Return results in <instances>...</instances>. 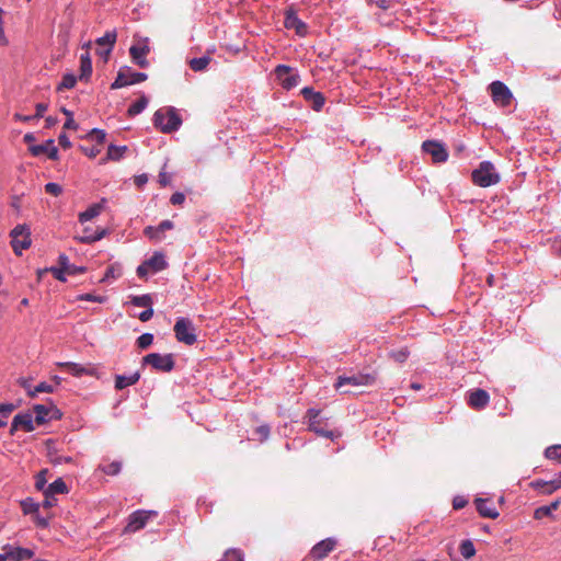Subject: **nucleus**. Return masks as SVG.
<instances>
[{
    "label": "nucleus",
    "instance_id": "nucleus-1",
    "mask_svg": "<svg viewBox=\"0 0 561 561\" xmlns=\"http://www.w3.org/2000/svg\"><path fill=\"white\" fill-rule=\"evenodd\" d=\"M306 417L308 419V428L317 435L332 440L341 436L340 432L328 428L327 419L321 415L320 410L309 409Z\"/></svg>",
    "mask_w": 561,
    "mask_h": 561
},
{
    "label": "nucleus",
    "instance_id": "nucleus-2",
    "mask_svg": "<svg viewBox=\"0 0 561 561\" xmlns=\"http://www.w3.org/2000/svg\"><path fill=\"white\" fill-rule=\"evenodd\" d=\"M472 182L480 187H489L500 182V174L495 171L493 163L482 161L479 167L472 171Z\"/></svg>",
    "mask_w": 561,
    "mask_h": 561
},
{
    "label": "nucleus",
    "instance_id": "nucleus-3",
    "mask_svg": "<svg viewBox=\"0 0 561 561\" xmlns=\"http://www.w3.org/2000/svg\"><path fill=\"white\" fill-rule=\"evenodd\" d=\"M173 330L176 340L181 343L193 345L197 341L196 329L188 318H179Z\"/></svg>",
    "mask_w": 561,
    "mask_h": 561
},
{
    "label": "nucleus",
    "instance_id": "nucleus-4",
    "mask_svg": "<svg viewBox=\"0 0 561 561\" xmlns=\"http://www.w3.org/2000/svg\"><path fill=\"white\" fill-rule=\"evenodd\" d=\"M181 123L180 116L173 110H169L167 113L159 110L153 115V125L163 133L176 130Z\"/></svg>",
    "mask_w": 561,
    "mask_h": 561
},
{
    "label": "nucleus",
    "instance_id": "nucleus-5",
    "mask_svg": "<svg viewBox=\"0 0 561 561\" xmlns=\"http://www.w3.org/2000/svg\"><path fill=\"white\" fill-rule=\"evenodd\" d=\"M11 245L16 255H22V251L31 247V232L25 225H18L11 232Z\"/></svg>",
    "mask_w": 561,
    "mask_h": 561
},
{
    "label": "nucleus",
    "instance_id": "nucleus-6",
    "mask_svg": "<svg viewBox=\"0 0 561 561\" xmlns=\"http://www.w3.org/2000/svg\"><path fill=\"white\" fill-rule=\"evenodd\" d=\"M142 363L150 365L158 371L169 373L174 368L175 362L172 354L161 355L159 353L147 354L142 358Z\"/></svg>",
    "mask_w": 561,
    "mask_h": 561
},
{
    "label": "nucleus",
    "instance_id": "nucleus-7",
    "mask_svg": "<svg viewBox=\"0 0 561 561\" xmlns=\"http://www.w3.org/2000/svg\"><path fill=\"white\" fill-rule=\"evenodd\" d=\"M148 76L144 72L131 71L130 68H123L118 71L115 81L111 84V89H121L126 85L142 82Z\"/></svg>",
    "mask_w": 561,
    "mask_h": 561
},
{
    "label": "nucleus",
    "instance_id": "nucleus-8",
    "mask_svg": "<svg viewBox=\"0 0 561 561\" xmlns=\"http://www.w3.org/2000/svg\"><path fill=\"white\" fill-rule=\"evenodd\" d=\"M376 381V374H356L353 376H340L334 385L335 389L341 390L344 386L350 385L353 387L370 386Z\"/></svg>",
    "mask_w": 561,
    "mask_h": 561
},
{
    "label": "nucleus",
    "instance_id": "nucleus-9",
    "mask_svg": "<svg viewBox=\"0 0 561 561\" xmlns=\"http://www.w3.org/2000/svg\"><path fill=\"white\" fill-rule=\"evenodd\" d=\"M158 513L156 511H144L139 510L134 513H131L128 517V523L124 529L125 533H136L140 529H142L147 522L156 517Z\"/></svg>",
    "mask_w": 561,
    "mask_h": 561
},
{
    "label": "nucleus",
    "instance_id": "nucleus-10",
    "mask_svg": "<svg viewBox=\"0 0 561 561\" xmlns=\"http://www.w3.org/2000/svg\"><path fill=\"white\" fill-rule=\"evenodd\" d=\"M275 76L282 87L286 90L295 88L300 81L299 75L286 65H278L275 68Z\"/></svg>",
    "mask_w": 561,
    "mask_h": 561
},
{
    "label": "nucleus",
    "instance_id": "nucleus-11",
    "mask_svg": "<svg viewBox=\"0 0 561 561\" xmlns=\"http://www.w3.org/2000/svg\"><path fill=\"white\" fill-rule=\"evenodd\" d=\"M493 102L499 106L511 104L513 94L510 89L501 81H494L489 87Z\"/></svg>",
    "mask_w": 561,
    "mask_h": 561
},
{
    "label": "nucleus",
    "instance_id": "nucleus-12",
    "mask_svg": "<svg viewBox=\"0 0 561 561\" xmlns=\"http://www.w3.org/2000/svg\"><path fill=\"white\" fill-rule=\"evenodd\" d=\"M422 148L424 152L432 157V160L435 163L445 162L448 158V152L440 142L426 140L423 142Z\"/></svg>",
    "mask_w": 561,
    "mask_h": 561
},
{
    "label": "nucleus",
    "instance_id": "nucleus-13",
    "mask_svg": "<svg viewBox=\"0 0 561 561\" xmlns=\"http://www.w3.org/2000/svg\"><path fill=\"white\" fill-rule=\"evenodd\" d=\"M285 27L290 30H295L299 36H305L307 34V25L298 18L297 11L289 7L285 10Z\"/></svg>",
    "mask_w": 561,
    "mask_h": 561
},
{
    "label": "nucleus",
    "instance_id": "nucleus-14",
    "mask_svg": "<svg viewBox=\"0 0 561 561\" xmlns=\"http://www.w3.org/2000/svg\"><path fill=\"white\" fill-rule=\"evenodd\" d=\"M335 546L336 540L333 538H327L324 540H321L320 542L312 547V549L309 552V558H311L313 561L322 560L331 551L334 550Z\"/></svg>",
    "mask_w": 561,
    "mask_h": 561
},
{
    "label": "nucleus",
    "instance_id": "nucleus-15",
    "mask_svg": "<svg viewBox=\"0 0 561 561\" xmlns=\"http://www.w3.org/2000/svg\"><path fill=\"white\" fill-rule=\"evenodd\" d=\"M28 150L34 157H38L41 154H47V157L50 160L58 159V149L55 146L53 139H48L44 144H41V145H32L28 147Z\"/></svg>",
    "mask_w": 561,
    "mask_h": 561
},
{
    "label": "nucleus",
    "instance_id": "nucleus-16",
    "mask_svg": "<svg viewBox=\"0 0 561 561\" xmlns=\"http://www.w3.org/2000/svg\"><path fill=\"white\" fill-rule=\"evenodd\" d=\"M33 416L31 413L16 414L11 423L10 434L13 435L18 430L22 428L25 432L34 431Z\"/></svg>",
    "mask_w": 561,
    "mask_h": 561
},
{
    "label": "nucleus",
    "instance_id": "nucleus-17",
    "mask_svg": "<svg viewBox=\"0 0 561 561\" xmlns=\"http://www.w3.org/2000/svg\"><path fill=\"white\" fill-rule=\"evenodd\" d=\"M59 368L66 369L69 374L75 377H81L83 375L94 376L96 369L94 367H85L81 364L72 362H59L56 364Z\"/></svg>",
    "mask_w": 561,
    "mask_h": 561
},
{
    "label": "nucleus",
    "instance_id": "nucleus-18",
    "mask_svg": "<svg viewBox=\"0 0 561 561\" xmlns=\"http://www.w3.org/2000/svg\"><path fill=\"white\" fill-rule=\"evenodd\" d=\"M490 396L483 389H476L469 393L468 404L474 410H481L489 404Z\"/></svg>",
    "mask_w": 561,
    "mask_h": 561
},
{
    "label": "nucleus",
    "instance_id": "nucleus-19",
    "mask_svg": "<svg viewBox=\"0 0 561 561\" xmlns=\"http://www.w3.org/2000/svg\"><path fill=\"white\" fill-rule=\"evenodd\" d=\"M479 514L486 518L495 519L499 517V512L493 503L488 499H477L474 501Z\"/></svg>",
    "mask_w": 561,
    "mask_h": 561
},
{
    "label": "nucleus",
    "instance_id": "nucleus-20",
    "mask_svg": "<svg viewBox=\"0 0 561 561\" xmlns=\"http://www.w3.org/2000/svg\"><path fill=\"white\" fill-rule=\"evenodd\" d=\"M149 47L147 45L145 46H131L129 48V54L133 59V61L138 65L141 68H147L149 66L148 60L146 59V56L149 54Z\"/></svg>",
    "mask_w": 561,
    "mask_h": 561
},
{
    "label": "nucleus",
    "instance_id": "nucleus-21",
    "mask_svg": "<svg viewBox=\"0 0 561 561\" xmlns=\"http://www.w3.org/2000/svg\"><path fill=\"white\" fill-rule=\"evenodd\" d=\"M301 94L307 101L311 102L314 111H320L324 105V96L320 92H316L312 88L306 87L301 90Z\"/></svg>",
    "mask_w": 561,
    "mask_h": 561
},
{
    "label": "nucleus",
    "instance_id": "nucleus-22",
    "mask_svg": "<svg viewBox=\"0 0 561 561\" xmlns=\"http://www.w3.org/2000/svg\"><path fill=\"white\" fill-rule=\"evenodd\" d=\"M116 32L115 31H107L102 37L98 38L95 43L99 46H106L104 49V61L106 62L108 59V56L116 43Z\"/></svg>",
    "mask_w": 561,
    "mask_h": 561
},
{
    "label": "nucleus",
    "instance_id": "nucleus-23",
    "mask_svg": "<svg viewBox=\"0 0 561 561\" xmlns=\"http://www.w3.org/2000/svg\"><path fill=\"white\" fill-rule=\"evenodd\" d=\"M9 559L12 561H23L33 558L34 551L22 547H4Z\"/></svg>",
    "mask_w": 561,
    "mask_h": 561
},
{
    "label": "nucleus",
    "instance_id": "nucleus-24",
    "mask_svg": "<svg viewBox=\"0 0 561 561\" xmlns=\"http://www.w3.org/2000/svg\"><path fill=\"white\" fill-rule=\"evenodd\" d=\"M106 199L102 198L100 203L91 205L87 210L79 214V221L81 224L89 221L101 214L105 207Z\"/></svg>",
    "mask_w": 561,
    "mask_h": 561
},
{
    "label": "nucleus",
    "instance_id": "nucleus-25",
    "mask_svg": "<svg viewBox=\"0 0 561 561\" xmlns=\"http://www.w3.org/2000/svg\"><path fill=\"white\" fill-rule=\"evenodd\" d=\"M105 234V229H98L95 232H92L91 229L87 227L83 229V234L76 237V240H78L81 243L90 244L101 240Z\"/></svg>",
    "mask_w": 561,
    "mask_h": 561
},
{
    "label": "nucleus",
    "instance_id": "nucleus-26",
    "mask_svg": "<svg viewBox=\"0 0 561 561\" xmlns=\"http://www.w3.org/2000/svg\"><path fill=\"white\" fill-rule=\"evenodd\" d=\"M92 73V61L90 53L85 51L80 56V80L88 81Z\"/></svg>",
    "mask_w": 561,
    "mask_h": 561
},
{
    "label": "nucleus",
    "instance_id": "nucleus-27",
    "mask_svg": "<svg viewBox=\"0 0 561 561\" xmlns=\"http://www.w3.org/2000/svg\"><path fill=\"white\" fill-rule=\"evenodd\" d=\"M561 505V497L554 500L549 505L537 507L534 513L535 519H541L543 517L551 516L552 512L557 511Z\"/></svg>",
    "mask_w": 561,
    "mask_h": 561
},
{
    "label": "nucleus",
    "instance_id": "nucleus-28",
    "mask_svg": "<svg viewBox=\"0 0 561 561\" xmlns=\"http://www.w3.org/2000/svg\"><path fill=\"white\" fill-rule=\"evenodd\" d=\"M139 378H140V374L138 371L134 373L133 375H130L128 377L117 375L115 377V389L123 390L124 388H126L128 386H133L136 382H138Z\"/></svg>",
    "mask_w": 561,
    "mask_h": 561
},
{
    "label": "nucleus",
    "instance_id": "nucleus-29",
    "mask_svg": "<svg viewBox=\"0 0 561 561\" xmlns=\"http://www.w3.org/2000/svg\"><path fill=\"white\" fill-rule=\"evenodd\" d=\"M58 264L64 267L68 275H76L85 272V267L76 266L69 262V259L66 254H60L58 257Z\"/></svg>",
    "mask_w": 561,
    "mask_h": 561
},
{
    "label": "nucleus",
    "instance_id": "nucleus-30",
    "mask_svg": "<svg viewBox=\"0 0 561 561\" xmlns=\"http://www.w3.org/2000/svg\"><path fill=\"white\" fill-rule=\"evenodd\" d=\"M51 410H53L51 408H47L46 405L36 404L34 407L35 422L38 425L46 423L48 421V419L53 417L51 415H49L51 413Z\"/></svg>",
    "mask_w": 561,
    "mask_h": 561
},
{
    "label": "nucleus",
    "instance_id": "nucleus-31",
    "mask_svg": "<svg viewBox=\"0 0 561 561\" xmlns=\"http://www.w3.org/2000/svg\"><path fill=\"white\" fill-rule=\"evenodd\" d=\"M146 262L149 265V267L154 272L163 271L168 266V263L162 253H154Z\"/></svg>",
    "mask_w": 561,
    "mask_h": 561
},
{
    "label": "nucleus",
    "instance_id": "nucleus-32",
    "mask_svg": "<svg viewBox=\"0 0 561 561\" xmlns=\"http://www.w3.org/2000/svg\"><path fill=\"white\" fill-rule=\"evenodd\" d=\"M211 58L210 56H203L199 58H193L188 61L190 68L195 71H203L207 68V66L210 64Z\"/></svg>",
    "mask_w": 561,
    "mask_h": 561
},
{
    "label": "nucleus",
    "instance_id": "nucleus-33",
    "mask_svg": "<svg viewBox=\"0 0 561 561\" xmlns=\"http://www.w3.org/2000/svg\"><path fill=\"white\" fill-rule=\"evenodd\" d=\"M126 150H127L126 146L110 145L107 148L106 158H104L103 161H105V160L117 161L123 157V154L126 152Z\"/></svg>",
    "mask_w": 561,
    "mask_h": 561
},
{
    "label": "nucleus",
    "instance_id": "nucleus-34",
    "mask_svg": "<svg viewBox=\"0 0 561 561\" xmlns=\"http://www.w3.org/2000/svg\"><path fill=\"white\" fill-rule=\"evenodd\" d=\"M147 104H148V99L145 95H141L136 102H134L128 107V111H127L128 115L129 116L138 115L146 108Z\"/></svg>",
    "mask_w": 561,
    "mask_h": 561
},
{
    "label": "nucleus",
    "instance_id": "nucleus-35",
    "mask_svg": "<svg viewBox=\"0 0 561 561\" xmlns=\"http://www.w3.org/2000/svg\"><path fill=\"white\" fill-rule=\"evenodd\" d=\"M45 491H47L51 495L65 494L68 492V488L65 481L61 478H58L53 483H50Z\"/></svg>",
    "mask_w": 561,
    "mask_h": 561
},
{
    "label": "nucleus",
    "instance_id": "nucleus-36",
    "mask_svg": "<svg viewBox=\"0 0 561 561\" xmlns=\"http://www.w3.org/2000/svg\"><path fill=\"white\" fill-rule=\"evenodd\" d=\"M459 551L465 559H471L476 554V548L471 540L466 539L460 542Z\"/></svg>",
    "mask_w": 561,
    "mask_h": 561
},
{
    "label": "nucleus",
    "instance_id": "nucleus-37",
    "mask_svg": "<svg viewBox=\"0 0 561 561\" xmlns=\"http://www.w3.org/2000/svg\"><path fill=\"white\" fill-rule=\"evenodd\" d=\"M545 457L561 465V445H552L546 448Z\"/></svg>",
    "mask_w": 561,
    "mask_h": 561
},
{
    "label": "nucleus",
    "instance_id": "nucleus-38",
    "mask_svg": "<svg viewBox=\"0 0 561 561\" xmlns=\"http://www.w3.org/2000/svg\"><path fill=\"white\" fill-rule=\"evenodd\" d=\"M222 561H244V554L240 549L231 548L225 552Z\"/></svg>",
    "mask_w": 561,
    "mask_h": 561
},
{
    "label": "nucleus",
    "instance_id": "nucleus-39",
    "mask_svg": "<svg viewBox=\"0 0 561 561\" xmlns=\"http://www.w3.org/2000/svg\"><path fill=\"white\" fill-rule=\"evenodd\" d=\"M131 304L136 307H151L152 306V298L150 295H141V296H134L131 297Z\"/></svg>",
    "mask_w": 561,
    "mask_h": 561
},
{
    "label": "nucleus",
    "instance_id": "nucleus-40",
    "mask_svg": "<svg viewBox=\"0 0 561 561\" xmlns=\"http://www.w3.org/2000/svg\"><path fill=\"white\" fill-rule=\"evenodd\" d=\"M21 507L24 514H34L38 512L39 504L32 499H26L21 502Z\"/></svg>",
    "mask_w": 561,
    "mask_h": 561
},
{
    "label": "nucleus",
    "instance_id": "nucleus-41",
    "mask_svg": "<svg viewBox=\"0 0 561 561\" xmlns=\"http://www.w3.org/2000/svg\"><path fill=\"white\" fill-rule=\"evenodd\" d=\"M152 342L153 335L151 333H144L136 341L137 346L141 350L148 348L152 344Z\"/></svg>",
    "mask_w": 561,
    "mask_h": 561
},
{
    "label": "nucleus",
    "instance_id": "nucleus-42",
    "mask_svg": "<svg viewBox=\"0 0 561 561\" xmlns=\"http://www.w3.org/2000/svg\"><path fill=\"white\" fill-rule=\"evenodd\" d=\"M76 82L77 78L71 73H67L62 77V80L58 85V90L72 89L76 85Z\"/></svg>",
    "mask_w": 561,
    "mask_h": 561
},
{
    "label": "nucleus",
    "instance_id": "nucleus-43",
    "mask_svg": "<svg viewBox=\"0 0 561 561\" xmlns=\"http://www.w3.org/2000/svg\"><path fill=\"white\" fill-rule=\"evenodd\" d=\"M61 112L67 116V121L64 124L65 129H78V124L73 119V114L71 111L67 110L66 107L61 108Z\"/></svg>",
    "mask_w": 561,
    "mask_h": 561
},
{
    "label": "nucleus",
    "instance_id": "nucleus-44",
    "mask_svg": "<svg viewBox=\"0 0 561 561\" xmlns=\"http://www.w3.org/2000/svg\"><path fill=\"white\" fill-rule=\"evenodd\" d=\"M122 463L119 461H113L106 466L101 467L102 471L110 476H115L121 471Z\"/></svg>",
    "mask_w": 561,
    "mask_h": 561
},
{
    "label": "nucleus",
    "instance_id": "nucleus-45",
    "mask_svg": "<svg viewBox=\"0 0 561 561\" xmlns=\"http://www.w3.org/2000/svg\"><path fill=\"white\" fill-rule=\"evenodd\" d=\"M42 392L51 393L54 392V387L47 382H41L34 387L33 392L31 393V398H34Z\"/></svg>",
    "mask_w": 561,
    "mask_h": 561
},
{
    "label": "nucleus",
    "instance_id": "nucleus-46",
    "mask_svg": "<svg viewBox=\"0 0 561 561\" xmlns=\"http://www.w3.org/2000/svg\"><path fill=\"white\" fill-rule=\"evenodd\" d=\"M389 355L393 360L398 363H404L409 357V351L407 348H401L398 351H392Z\"/></svg>",
    "mask_w": 561,
    "mask_h": 561
},
{
    "label": "nucleus",
    "instance_id": "nucleus-47",
    "mask_svg": "<svg viewBox=\"0 0 561 561\" xmlns=\"http://www.w3.org/2000/svg\"><path fill=\"white\" fill-rule=\"evenodd\" d=\"M106 133L102 129L94 128L88 134V138H91L102 145L105 141Z\"/></svg>",
    "mask_w": 561,
    "mask_h": 561
},
{
    "label": "nucleus",
    "instance_id": "nucleus-48",
    "mask_svg": "<svg viewBox=\"0 0 561 561\" xmlns=\"http://www.w3.org/2000/svg\"><path fill=\"white\" fill-rule=\"evenodd\" d=\"M45 192L53 196H59L62 193V187L58 183L49 182L45 185Z\"/></svg>",
    "mask_w": 561,
    "mask_h": 561
},
{
    "label": "nucleus",
    "instance_id": "nucleus-49",
    "mask_svg": "<svg viewBox=\"0 0 561 561\" xmlns=\"http://www.w3.org/2000/svg\"><path fill=\"white\" fill-rule=\"evenodd\" d=\"M254 433L259 436L260 442H264L268 438L270 427L267 425H261L255 428Z\"/></svg>",
    "mask_w": 561,
    "mask_h": 561
},
{
    "label": "nucleus",
    "instance_id": "nucleus-50",
    "mask_svg": "<svg viewBox=\"0 0 561 561\" xmlns=\"http://www.w3.org/2000/svg\"><path fill=\"white\" fill-rule=\"evenodd\" d=\"M144 233L146 237H148L149 239H152V240H161V236L159 234V231H158V228L157 227H152V226H148L145 228L144 230Z\"/></svg>",
    "mask_w": 561,
    "mask_h": 561
},
{
    "label": "nucleus",
    "instance_id": "nucleus-51",
    "mask_svg": "<svg viewBox=\"0 0 561 561\" xmlns=\"http://www.w3.org/2000/svg\"><path fill=\"white\" fill-rule=\"evenodd\" d=\"M49 271L51 272V274L54 275V277L60 282H66V271L64 270V267L61 265H59L58 267H50Z\"/></svg>",
    "mask_w": 561,
    "mask_h": 561
},
{
    "label": "nucleus",
    "instance_id": "nucleus-52",
    "mask_svg": "<svg viewBox=\"0 0 561 561\" xmlns=\"http://www.w3.org/2000/svg\"><path fill=\"white\" fill-rule=\"evenodd\" d=\"M15 410V405L13 403H1L0 404V414L2 417H8Z\"/></svg>",
    "mask_w": 561,
    "mask_h": 561
},
{
    "label": "nucleus",
    "instance_id": "nucleus-53",
    "mask_svg": "<svg viewBox=\"0 0 561 561\" xmlns=\"http://www.w3.org/2000/svg\"><path fill=\"white\" fill-rule=\"evenodd\" d=\"M560 488H557V483L556 481L552 479L550 481H546V485L542 490V494L545 495H550L552 493H554L557 490H559Z\"/></svg>",
    "mask_w": 561,
    "mask_h": 561
},
{
    "label": "nucleus",
    "instance_id": "nucleus-54",
    "mask_svg": "<svg viewBox=\"0 0 561 561\" xmlns=\"http://www.w3.org/2000/svg\"><path fill=\"white\" fill-rule=\"evenodd\" d=\"M81 150L83 151V153L85 156H88L89 158H95L100 152H101V149L99 146H93L91 148H87V147H81Z\"/></svg>",
    "mask_w": 561,
    "mask_h": 561
},
{
    "label": "nucleus",
    "instance_id": "nucleus-55",
    "mask_svg": "<svg viewBox=\"0 0 561 561\" xmlns=\"http://www.w3.org/2000/svg\"><path fill=\"white\" fill-rule=\"evenodd\" d=\"M46 470H42L37 477H36V482H35V486L37 490H44V486L46 484V478H45V474H46Z\"/></svg>",
    "mask_w": 561,
    "mask_h": 561
},
{
    "label": "nucleus",
    "instance_id": "nucleus-56",
    "mask_svg": "<svg viewBox=\"0 0 561 561\" xmlns=\"http://www.w3.org/2000/svg\"><path fill=\"white\" fill-rule=\"evenodd\" d=\"M18 382H19V385H20L23 389H25V390H26L27 396H28V397H31V393L33 392V389H34V388H32L31 379H28V378H23V377H22V378H19V379H18Z\"/></svg>",
    "mask_w": 561,
    "mask_h": 561
},
{
    "label": "nucleus",
    "instance_id": "nucleus-57",
    "mask_svg": "<svg viewBox=\"0 0 561 561\" xmlns=\"http://www.w3.org/2000/svg\"><path fill=\"white\" fill-rule=\"evenodd\" d=\"M44 495H45V500L43 501V506L45 508L53 507L56 504V499L54 497V495H51L50 493H48L45 490H44Z\"/></svg>",
    "mask_w": 561,
    "mask_h": 561
},
{
    "label": "nucleus",
    "instance_id": "nucleus-58",
    "mask_svg": "<svg viewBox=\"0 0 561 561\" xmlns=\"http://www.w3.org/2000/svg\"><path fill=\"white\" fill-rule=\"evenodd\" d=\"M185 201V195L181 192L172 194L170 202L172 205H182Z\"/></svg>",
    "mask_w": 561,
    "mask_h": 561
},
{
    "label": "nucleus",
    "instance_id": "nucleus-59",
    "mask_svg": "<svg viewBox=\"0 0 561 561\" xmlns=\"http://www.w3.org/2000/svg\"><path fill=\"white\" fill-rule=\"evenodd\" d=\"M174 225L171 220L167 219V220H163L159 224V226H157L158 228V231H159V234L161 236L162 232H164L165 230H171L173 229Z\"/></svg>",
    "mask_w": 561,
    "mask_h": 561
},
{
    "label": "nucleus",
    "instance_id": "nucleus-60",
    "mask_svg": "<svg viewBox=\"0 0 561 561\" xmlns=\"http://www.w3.org/2000/svg\"><path fill=\"white\" fill-rule=\"evenodd\" d=\"M153 316V309L151 307H148L146 310L139 313L138 318L141 322L149 321Z\"/></svg>",
    "mask_w": 561,
    "mask_h": 561
},
{
    "label": "nucleus",
    "instance_id": "nucleus-61",
    "mask_svg": "<svg viewBox=\"0 0 561 561\" xmlns=\"http://www.w3.org/2000/svg\"><path fill=\"white\" fill-rule=\"evenodd\" d=\"M80 300H88V301H95V302H103L104 298L100 296H94L92 294H84L79 296Z\"/></svg>",
    "mask_w": 561,
    "mask_h": 561
},
{
    "label": "nucleus",
    "instance_id": "nucleus-62",
    "mask_svg": "<svg viewBox=\"0 0 561 561\" xmlns=\"http://www.w3.org/2000/svg\"><path fill=\"white\" fill-rule=\"evenodd\" d=\"M159 183L162 186H168L171 183V176L164 170L159 173Z\"/></svg>",
    "mask_w": 561,
    "mask_h": 561
},
{
    "label": "nucleus",
    "instance_id": "nucleus-63",
    "mask_svg": "<svg viewBox=\"0 0 561 561\" xmlns=\"http://www.w3.org/2000/svg\"><path fill=\"white\" fill-rule=\"evenodd\" d=\"M58 142L64 149H69L71 147V141L66 134L59 135Z\"/></svg>",
    "mask_w": 561,
    "mask_h": 561
},
{
    "label": "nucleus",
    "instance_id": "nucleus-64",
    "mask_svg": "<svg viewBox=\"0 0 561 561\" xmlns=\"http://www.w3.org/2000/svg\"><path fill=\"white\" fill-rule=\"evenodd\" d=\"M47 104L45 103H37L36 104V113L34 115L35 118H39L43 116V114L45 113V111L47 110Z\"/></svg>",
    "mask_w": 561,
    "mask_h": 561
}]
</instances>
